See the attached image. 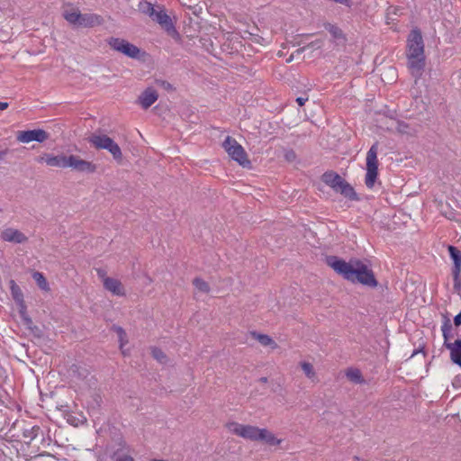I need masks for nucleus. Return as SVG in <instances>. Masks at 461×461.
<instances>
[{
	"mask_svg": "<svg viewBox=\"0 0 461 461\" xmlns=\"http://www.w3.org/2000/svg\"><path fill=\"white\" fill-rule=\"evenodd\" d=\"M8 107V103L0 102V110H5Z\"/></svg>",
	"mask_w": 461,
	"mask_h": 461,
	"instance_id": "c9c22d12",
	"label": "nucleus"
},
{
	"mask_svg": "<svg viewBox=\"0 0 461 461\" xmlns=\"http://www.w3.org/2000/svg\"><path fill=\"white\" fill-rule=\"evenodd\" d=\"M261 380H262V382L266 383L267 379L265 377V378H262Z\"/></svg>",
	"mask_w": 461,
	"mask_h": 461,
	"instance_id": "4c0bfd02",
	"label": "nucleus"
},
{
	"mask_svg": "<svg viewBox=\"0 0 461 461\" xmlns=\"http://www.w3.org/2000/svg\"><path fill=\"white\" fill-rule=\"evenodd\" d=\"M109 44L114 50L122 53L123 55L131 59H140L141 50L132 43L119 38L111 39Z\"/></svg>",
	"mask_w": 461,
	"mask_h": 461,
	"instance_id": "1a4fd4ad",
	"label": "nucleus"
},
{
	"mask_svg": "<svg viewBox=\"0 0 461 461\" xmlns=\"http://www.w3.org/2000/svg\"><path fill=\"white\" fill-rule=\"evenodd\" d=\"M327 30L332 35V37L336 40H339L343 38L342 31L336 25L329 24L327 26Z\"/></svg>",
	"mask_w": 461,
	"mask_h": 461,
	"instance_id": "c756f323",
	"label": "nucleus"
},
{
	"mask_svg": "<svg viewBox=\"0 0 461 461\" xmlns=\"http://www.w3.org/2000/svg\"><path fill=\"white\" fill-rule=\"evenodd\" d=\"M151 353H152V356L154 357V358H156L158 361H159L161 363L164 362L167 358L164 352L158 348H152Z\"/></svg>",
	"mask_w": 461,
	"mask_h": 461,
	"instance_id": "7c9ffc66",
	"label": "nucleus"
},
{
	"mask_svg": "<svg viewBox=\"0 0 461 461\" xmlns=\"http://www.w3.org/2000/svg\"><path fill=\"white\" fill-rule=\"evenodd\" d=\"M408 67L413 75H420L425 65L424 44L420 32L412 30L407 40Z\"/></svg>",
	"mask_w": 461,
	"mask_h": 461,
	"instance_id": "7ed1b4c3",
	"label": "nucleus"
},
{
	"mask_svg": "<svg viewBox=\"0 0 461 461\" xmlns=\"http://www.w3.org/2000/svg\"><path fill=\"white\" fill-rule=\"evenodd\" d=\"M346 376L352 382L356 384H360L363 382V378L361 375V372L357 368H349L346 372Z\"/></svg>",
	"mask_w": 461,
	"mask_h": 461,
	"instance_id": "393cba45",
	"label": "nucleus"
},
{
	"mask_svg": "<svg viewBox=\"0 0 461 461\" xmlns=\"http://www.w3.org/2000/svg\"><path fill=\"white\" fill-rule=\"evenodd\" d=\"M114 331L118 337V340L120 343V348L123 354H126V351L124 349V347L128 343L127 335L126 332L121 328V327H115Z\"/></svg>",
	"mask_w": 461,
	"mask_h": 461,
	"instance_id": "b1692460",
	"label": "nucleus"
},
{
	"mask_svg": "<svg viewBox=\"0 0 461 461\" xmlns=\"http://www.w3.org/2000/svg\"><path fill=\"white\" fill-rule=\"evenodd\" d=\"M10 290L13 300L14 301L15 306L19 312L21 319L27 325L32 323V320L27 313V306L23 299V294L20 287L16 285L14 280L10 281Z\"/></svg>",
	"mask_w": 461,
	"mask_h": 461,
	"instance_id": "6e6552de",
	"label": "nucleus"
},
{
	"mask_svg": "<svg viewBox=\"0 0 461 461\" xmlns=\"http://www.w3.org/2000/svg\"><path fill=\"white\" fill-rule=\"evenodd\" d=\"M67 167H71L79 172L87 173L95 172L96 169L95 165L92 162L81 159L80 158L73 155L68 157Z\"/></svg>",
	"mask_w": 461,
	"mask_h": 461,
	"instance_id": "ddd939ff",
	"label": "nucleus"
},
{
	"mask_svg": "<svg viewBox=\"0 0 461 461\" xmlns=\"http://www.w3.org/2000/svg\"><path fill=\"white\" fill-rule=\"evenodd\" d=\"M81 13L77 8L68 5L64 8L63 16L67 22L75 26H78Z\"/></svg>",
	"mask_w": 461,
	"mask_h": 461,
	"instance_id": "a211bd4d",
	"label": "nucleus"
},
{
	"mask_svg": "<svg viewBox=\"0 0 461 461\" xmlns=\"http://www.w3.org/2000/svg\"><path fill=\"white\" fill-rule=\"evenodd\" d=\"M157 84L160 85L161 86H163V87H165L167 89L170 87V85L168 83H166V82L157 81Z\"/></svg>",
	"mask_w": 461,
	"mask_h": 461,
	"instance_id": "f704fd0d",
	"label": "nucleus"
},
{
	"mask_svg": "<svg viewBox=\"0 0 461 461\" xmlns=\"http://www.w3.org/2000/svg\"><path fill=\"white\" fill-rule=\"evenodd\" d=\"M448 251L450 257L455 264V269L456 272L460 271L461 268V252L455 247L449 246Z\"/></svg>",
	"mask_w": 461,
	"mask_h": 461,
	"instance_id": "4be33fe9",
	"label": "nucleus"
},
{
	"mask_svg": "<svg viewBox=\"0 0 461 461\" xmlns=\"http://www.w3.org/2000/svg\"><path fill=\"white\" fill-rule=\"evenodd\" d=\"M98 276L102 281L104 288L113 296L124 297L127 290L122 282L116 277L108 276L104 271L99 270Z\"/></svg>",
	"mask_w": 461,
	"mask_h": 461,
	"instance_id": "0eeeda50",
	"label": "nucleus"
},
{
	"mask_svg": "<svg viewBox=\"0 0 461 461\" xmlns=\"http://www.w3.org/2000/svg\"><path fill=\"white\" fill-rule=\"evenodd\" d=\"M69 423H71L74 426H77L79 422H83V420H78V422H76V420H68Z\"/></svg>",
	"mask_w": 461,
	"mask_h": 461,
	"instance_id": "e433bc0d",
	"label": "nucleus"
},
{
	"mask_svg": "<svg viewBox=\"0 0 461 461\" xmlns=\"http://www.w3.org/2000/svg\"><path fill=\"white\" fill-rule=\"evenodd\" d=\"M322 181L335 192L341 194L345 197L351 200L357 199V194L353 187L337 173L326 172L322 176Z\"/></svg>",
	"mask_w": 461,
	"mask_h": 461,
	"instance_id": "20e7f679",
	"label": "nucleus"
},
{
	"mask_svg": "<svg viewBox=\"0 0 461 461\" xmlns=\"http://www.w3.org/2000/svg\"><path fill=\"white\" fill-rule=\"evenodd\" d=\"M193 284L194 287L202 293H208L210 291L209 284L201 278H195Z\"/></svg>",
	"mask_w": 461,
	"mask_h": 461,
	"instance_id": "c85d7f7f",
	"label": "nucleus"
},
{
	"mask_svg": "<svg viewBox=\"0 0 461 461\" xmlns=\"http://www.w3.org/2000/svg\"><path fill=\"white\" fill-rule=\"evenodd\" d=\"M39 162H44L46 165L54 167H67L68 157L64 155L44 154L39 158Z\"/></svg>",
	"mask_w": 461,
	"mask_h": 461,
	"instance_id": "dca6fc26",
	"label": "nucleus"
},
{
	"mask_svg": "<svg viewBox=\"0 0 461 461\" xmlns=\"http://www.w3.org/2000/svg\"><path fill=\"white\" fill-rule=\"evenodd\" d=\"M306 101H307V98H306V97H298V98L296 99V102H297V104H298L300 106H303V105L305 104V102H306Z\"/></svg>",
	"mask_w": 461,
	"mask_h": 461,
	"instance_id": "473e14b6",
	"label": "nucleus"
},
{
	"mask_svg": "<svg viewBox=\"0 0 461 461\" xmlns=\"http://www.w3.org/2000/svg\"><path fill=\"white\" fill-rule=\"evenodd\" d=\"M102 23V18L95 14H84L80 15L78 27H92Z\"/></svg>",
	"mask_w": 461,
	"mask_h": 461,
	"instance_id": "6ab92c4d",
	"label": "nucleus"
},
{
	"mask_svg": "<svg viewBox=\"0 0 461 461\" xmlns=\"http://www.w3.org/2000/svg\"><path fill=\"white\" fill-rule=\"evenodd\" d=\"M1 239L5 241L17 244L23 243L27 240V237L24 233L14 228L4 230L1 233Z\"/></svg>",
	"mask_w": 461,
	"mask_h": 461,
	"instance_id": "2eb2a0df",
	"label": "nucleus"
},
{
	"mask_svg": "<svg viewBox=\"0 0 461 461\" xmlns=\"http://www.w3.org/2000/svg\"><path fill=\"white\" fill-rule=\"evenodd\" d=\"M112 139L106 135L95 134L91 136L90 142L97 149H105Z\"/></svg>",
	"mask_w": 461,
	"mask_h": 461,
	"instance_id": "412c9836",
	"label": "nucleus"
},
{
	"mask_svg": "<svg viewBox=\"0 0 461 461\" xmlns=\"http://www.w3.org/2000/svg\"><path fill=\"white\" fill-rule=\"evenodd\" d=\"M396 131L406 135H412L415 132V130L404 122H396Z\"/></svg>",
	"mask_w": 461,
	"mask_h": 461,
	"instance_id": "a878e982",
	"label": "nucleus"
},
{
	"mask_svg": "<svg viewBox=\"0 0 461 461\" xmlns=\"http://www.w3.org/2000/svg\"><path fill=\"white\" fill-rule=\"evenodd\" d=\"M225 429L230 434L247 440L258 441L268 447H280L284 442L283 438L267 428L230 420L225 423Z\"/></svg>",
	"mask_w": 461,
	"mask_h": 461,
	"instance_id": "f03ea898",
	"label": "nucleus"
},
{
	"mask_svg": "<svg viewBox=\"0 0 461 461\" xmlns=\"http://www.w3.org/2000/svg\"><path fill=\"white\" fill-rule=\"evenodd\" d=\"M454 323L456 326L461 325V312L454 318Z\"/></svg>",
	"mask_w": 461,
	"mask_h": 461,
	"instance_id": "2f4dec72",
	"label": "nucleus"
},
{
	"mask_svg": "<svg viewBox=\"0 0 461 461\" xmlns=\"http://www.w3.org/2000/svg\"><path fill=\"white\" fill-rule=\"evenodd\" d=\"M222 147L231 159L243 167H249L251 163L244 148L232 137H226Z\"/></svg>",
	"mask_w": 461,
	"mask_h": 461,
	"instance_id": "39448f33",
	"label": "nucleus"
},
{
	"mask_svg": "<svg viewBox=\"0 0 461 461\" xmlns=\"http://www.w3.org/2000/svg\"><path fill=\"white\" fill-rule=\"evenodd\" d=\"M327 264L339 275L351 283L375 287L377 281L372 269L358 259L345 261L337 257H329Z\"/></svg>",
	"mask_w": 461,
	"mask_h": 461,
	"instance_id": "f257e3e1",
	"label": "nucleus"
},
{
	"mask_svg": "<svg viewBox=\"0 0 461 461\" xmlns=\"http://www.w3.org/2000/svg\"><path fill=\"white\" fill-rule=\"evenodd\" d=\"M138 8L141 13L150 16L156 7L149 2L141 0L138 5Z\"/></svg>",
	"mask_w": 461,
	"mask_h": 461,
	"instance_id": "cd10ccee",
	"label": "nucleus"
},
{
	"mask_svg": "<svg viewBox=\"0 0 461 461\" xmlns=\"http://www.w3.org/2000/svg\"><path fill=\"white\" fill-rule=\"evenodd\" d=\"M104 149L108 150L113 155L114 159H122V155L121 149L118 146V144H116L113 140L109 142V144L106 146Z\"/></svg>",
	"mask_w": 461,
	"mask_h": 461,
	"instance_id": "5701e85b",
	"label": "nucleus"
},
{
	"mask_svg": "<svg viewBox=\"0 0 461 461\" xmlns=\"http://www.w3.org/2000/svg\"><path fill=\"white\" fill-rule=\"evenodd\" d=\"M299 366L301 367L302 371L303 372L305 377L311 381L312 383H317L319 382L318 374L315 370L314 366L308 362V361H301L299 363Z\"/></svg>",
	"mask_w": 461,
	"mask_h": 461,
	"instance_id": "f3484780",
	"label": "nucleus"
},
{
	"mask_svg": "<svg viewBox=\"0 0 461 461\" xmlns=\"http://www.w3.org/2000/svg\"><path fill=\"white\" fill-rule=\"evenodd\" d=\"M158 92L153 87H148L140 95L138 103L143 109H148L158 100Z\"/></svg>",
	"mask_w": 461,
	"mask_h": 461,
	"instance_id": "4468645a",
	"label": "nucleus"
},
{
	"mask_svg": "<svg viewBox=\"0 0 461 461\" xmlns=\"http://www.w3.org/2000/svg\"><path fill=\"white\" fill-rule=\"evenodd\" d=\"M252 337L264 347H268L271 349H276L278 347L276 342L267 334L253 332Z\"/></svg>",
	"mask_w": 461,
	"mask_h": 461,
	"instance_id": "aec40b11",
	"label": "nucleus"
},
{
	"mask_svg": "<svg viewBox=\"0 0 461 461\" xmlns=\"http://www.w3.org/2000/svg\"><path fill=\"white\" fill-rule=\"evenodd\" d=\"M32 276L41 289H42L44 291L49 290L48 282L41 273L35 272V273H33Z\"/></svg>",
	"mask_w": 461,
	"mask_h": 461,
	"instance_id": "bb28decb",
	"label": "nucleus"
},
{
	"mask_svg": "<svg viewBox=\"0 0 461 461\" xmlns=\"http://www.w3.org/2000/svg\"><path fill=\"white\" fill-rule=\"evenodd\" d=\"M444 346L450 351V358L453 363L461 366V339L454 342H448L447 329L442 328Z\"/></svg>",
	"mask_w": 461,
	"mask_h": 461,
	"instance_id": "f8f14e48",
	"label": "nucleus"
},
{
	"mask_svg": "<svg viewBox=\"0 0 461 461\" xmlns=\"http://www.w3.org/2000/svg\"><path fill=\"white\" fill-rule=\"evenodd\" d=\"M48 138L49 134L41 129L22 131L17 134V140L22 143H30L32 141L43 142Z\"/></svg>",
	"mask_w": 461,
	"mask_h": 461,
	"instance_id": "9b49d317",
	"label": "nucleus"
},
{
	"mask_svg": "<svg viewBox=\"0 0 461 461\" xmlns=\"http://www.w3.org/2000/svg\"><path fill=\"white\" fill-rule=\"evenodd\" d=\"M377 153V144H374L366 153L365 184L369 189L374 187L378 177Z\"/></svg>",
	"mask_w": 461,
	"mask_h": 461,
	"instance_id": "423d86ee",
	"label": "nucleus"
},
{
	"mask_svg": "<svg viewBox=\"0 0 461 461\" xmlns=\"http://www.w3.org/2000/svg\"><path fill=\"white\" fill-rule=\"evenodd\" d=\"M149 17L169 34L173 35L176 32L170 16L167 14L162 7L157 6Z\"/></svg>",
	"mask_w": 461,
	"mask_h": 461,
	"instance_id": "9d476101",
	"label": "nucleus"
},
{
	"mask_svg": "<svg viewBox=\"0 0 461 461\" xmlns=\"http://www.w3.org/2000/svg\"><path fill=\"white\" fill-rule=\"evenodd\" d=\"M118 461H134L132 457L129 456H124L121 458H119Z\"/></svg>",
	"mask_w": 461,
	"mask_h": 461,
	"instance_id": "72a5a7b5",
	"label": "nucleus"
}]
</instances>
